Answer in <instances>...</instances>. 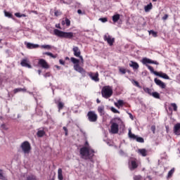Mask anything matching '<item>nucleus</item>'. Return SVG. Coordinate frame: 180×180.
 Returning a JSON list of instances; mask_svg holds the SVG:
<instances>
[{
	"label": "nucleus",
	"mask_w": 180,
	"mask_h": 180,
	"mask_svg": "<svg viewBox=\"0 0 180 180\" xmlns=\"http://www.w3.org/2000/svg\"><path fill=\"white\" fill-rule=\"evenodd\" d=\"M61 25L63 26H64V25H66V26L69 27V26H71V20H70V19H68V18H65V20H62Z\"/></svg>",
	"instance_id": "20"
},
{
	"label": "nucleus",
	"mask_w": 180,
	"mask_h": 180,
	"mask_svg": "<svg viewBox=\"0 0 180 180\" xmlns=\"http://www.w3.org/2000/svg\"><path fill=\"white\" fill-rule=\"evenodd\" d=\"M63 130L65 132V136H68V129H67V127H63Z\"/></svg>",
	"instance_id": "53"
},
{
	"label": "nucleus",
	"mask_w": 180,
	"mask_h": 180,
	"mask_svg": "<svg viewBox=\"0 0 180 180\" xmlns=\"http://www.w3.org/2000/svg\"><path fill=\"white\" fill-rule=\"evenodd\" d=\"M79 153L82 155V158H84L85 157V160H90V161L91 162L92 158H94V156L95 155V150L86 146L80 148Z\"/></svg>",
	"instance_id": "1"
},
{
	"label": "nucleus",
	"mask_w": 180,
	"mask_h": 180,
	"mask_svg": "<svg viewBox=\"0 0 180 180\" xmlns=\"http://www.w3.org/2000/svg\"><path fill=\"white\" fill-rule=\"evenodd\" d=\"M38 74H39V75H40V74H41V70H38Z\"/></svg>",
	"instance_id": "64"
},
{
	"label": "nucleus",
	"mask_w": 180,
	"mask_h": 180,
	"mask_svg": "<svg viewBox=\"0 0 180 180\" xmlns=\"http://www.w3.org/2000/svg\"><path fill=\"white\" fill-rule=\"evenodd\" d=\"M3 79L2 77H0V85L2 84Z\"/></svg>",
	"instance_id": "63"
},
{
	"label": "nucleus",
	"mask_w": 180,
	"mask_h": 180,
	"mask_svg": "<svg viewBox=\"0 0 180 180\" xmlns=\"http://www.w3.org/2000/svg\"><path fill=\"white\" fill-rule=\"evenodd\" d=\"M96 103H101V101L99 100V98H97V99H96Z\"/></svg>",
	"instance_id": "61"
},
{
	"label": "nucleus",
	"mask_w": 180,
	"mask_h": 180,
	"mask_svg": "<svg viewBox=\"0 0 180 180\" xmlns=\"http://www.w3.org/2000/svg\"><path fill=\"white\" fill-rule=\"evenodd\" d=\"M20 148L24 154H29L30 151H32V146L27 141H25L21 143Z\"/></svg>",
	"instance_id": "4"
},
{
	"label": "nucleus",
	"mask_w": 180,
	"mask_h": 180,
	"mask_svg": "<svg viewBox=\"0 0 180 180\" xmlns=\"http://www.w3.org/2000/svg\"><path fill=\"white\" fill-rule=\"evenodd\" d=\"M151 9H153V4L151 3L144 7L145 12H149Z\"/></svg>",
	"instance_id": "27"
},
{
	"label": "nucleus",
	"mask_w": 180,
	"mask_h": 180,
	"mask_svg": "<svg viewBox=\"0 0 180 180\" xmlns=\"http://www.w3.org/2000/svg\"><path fill=\"white\" fill-rule=\"evenodd\" d=\"M87 117L89 122H91L92 123H95L98 120V115L95 112V111H89L87 113Z\"/></svg>",
	"instance_id": "5"
},
{
	"label": "nucleus",
	"mask_w": 180,
	"mask_h": 180,
	"mask_svg": "<svg viewBox=\"0 0 180 180\" xmlns=\"http://www.w3.org/2000/svg\"><path fill=\"white\" fill-rule=\"evenodd\" d=\"M78 57L80 58L82 63H84V58H82V56H81V55Z\"/></svg>",
	"instance_id": "60"
},
{
	"label": "nucleus",
	"mask_w": 180,
	"mask_h": 180,
	"mask_svg": "<svg viewBox=\"0 0 180 180\" xmlns=\"http://www.w3.org/2000/svg\"><path fill=\"white\" fill-rule=\"evenodd\" d=\"M56 27H57V29H61V26H60V24H56Z\"/></svg>",
	"instance_id": "58"
},
{
	"label": "nucleus",
	"mask_w": 180,
	"mask_h": 180,
	"mask_svg": "<svg viewBox=\"0 0 180 180\" xmlns=\"http://www.w3.org/2000/svg\"><path fill=\"white\" fill-rule=\"evenodd\" d=\"M41 49H46L47 50H50V49H51V46H50V45H42V46H41Z\"/></svg>",
	"instance_id": "44"
},
{
	"label": "nucleus",
	"mask_w": 180,
	"mask_h": 180,
	"mask_svg": "<svg viewBox=\"0 0 180 180\" xmlns=\"http://www.w3.org/2000/svg\"><path fill=\"white\" fill-rule=\"evenodd\" d=\"M129 67L133 68V70H139V68H140V65H139V63L133 60L130 61Z\"/></svg>",
	"instance_id": "18"
},
{
	"label": "nucleus",
	"mask_w": 180,
	"mask_h": 180,
	"mask_svg": "<svg viewBox=\"0 0 180 180\" xmlns=\"http://www.w3.org/2000/svg\"><path fill=\"white\" fill-rule=\"evenodd\" d=\"M21 18H26V14H21Z\"/></svg>",
	"instance_id": "62"
},
{
	"label": "nucleus",
	"mask_w": 180,
	"mask_h": 180,
	"mask_svg": "<svg viewBox=\"0 0 180 180\" xmlns=\"http://www.w3.org/2000/svg\"><path fill=\"white\" fill-rule=\"evenodd\" d=\"M70 61H72V63L73 64H75V65H77V64H79V60H78V59H77V58H75L74 57H72L70 58Z\"/></svg>",
	"instance_id": "33"
},
{
	"label": "nucleus",
	"mask_w": 180,
	"mask_h": 180,
	"mask_svg": "<svg viewBox=\"0 0 180 180\" xmlns=\"http://www.w3.org/2000/svg\"><path fill=\"white\" fill-rule=\"evenodd\" d=\"M146 67L148 68V70L150 71V72H152L153 74L155 75V72H158L157 71L154 70V68H153L150 65H146Z\"/></svg>",
	"instance_id": "37"
},
{
	"label": "nucleus",
	"mask_w": 180,
	"mask_h": 180,
	"mask_svg": "<svg viewBox=\"0 0 180 180\" xmlns=\"http://www.w3.org/2000/svg\"><path fill=\"white\" fill-rule=\"evenodd\" d=\"M46 56H49V57H51V58H57V55H53L51 52H46L45 53Z\"/></svg>",
	"instance_id": "38"
},
{
	"label": "nucleus",
	"mask_w": 180,
	"mask_h": 180,
	"mask_svg": "<svg viewBox=\"0 0 180 180\" xmlns=\"http://www.w3.org/2000/svg\"><path fill=\"white\" fill-rule=\"evenodd\" d=\"M39 44H34L32 43H27V49H39Z\"/></svg>",
	"instance_id": "21"
},
{
	"label": "nucleus",
	"mask_w": 180,
	"mask_h": 180,
	"mask_svg": "<svg viewBox=\"0 0 180 180\" xmlns=\"http://www.w3.org/2000/svg\"><path fill=\"white\" fill-rule=\"evenodd\" d=\"M115 106L118 109H120V106H123L124 105V102L123 100H118L117 103H114Z\"/></svg>",
	"instance_id": "22"
},
{
	"label": "nucleus",
	"mask_w": 180,
	"mask_h": 180,
	"mask_svg": "<svg viewBox=\"0 0 180 180\" xmlns=\"http://www.w3.org/2000/svg\"><path fill=\"white\" fill-rule=\"evenodd\" d=\"M63 4H66L67 5H70L72 2V0H63Z\"/></svg>",
	"instance_id": "50"
},
{
	"label": "nucleus",
	"mask_w": 180,
	"mask_h": 180,
	"mask_svg": "<svg viewBox=\"0 0 180 180\" xmlns=\"http://www.w3.org/2000/svg\"><path fill=\"white\" fill-rule=\"evenodd\" d=\"M0 179L1 180H8V179H6V176H5V175H4V170L0 169Z\"/></svg>",
	"instance_id": "32"
},
{
	"label": "nucleus",
	"mask_w": 180,
	"mask_h": 180,
	"mask_svg": "<svg viewBox=\"0 0 180 180\" xmlns=\"http://www.w3.org/2000/svg\"><path fill=\"white\" fill-rule=\"evenodd\" d=\"M55 103L58 106V112H60V110H63V109H64V106L65 104L63 101H61V100L56 101Z\"/></svg>",
	"instance_id": "15"
},
{
	"label": "nucleus",
	"mask_w": 180,
	"mask_h": 180,
	"mask_svg": "<svg viewBox=\"0 0 180 180\" xmlns=\"http://www.w3.org/2000/svg\"><path fill=\"white\" fill-rule=\"evenodd\" d=\"M53 34L58 37H62L63 39H71L74 37V32H65L57 29L53 30Z\"/></svg>",
	"instance_id": "2"
},
{
	"label": "nucleus",
	"mask_w": 180,
	"mask_h": 180,
	"mask_svg": "<svg viewBox=\"0 0 180 180\" xmlns=\"http://www.w3.org/2000/svg\"><path fill=\"white\" fill-rule=\"evenodd\" d=\"M99 20H101V22L103 23H105V22H108V18H101L99 19Z\"/></svg>",
	"instance_id": "48"
},
{
	"label": "nucleus",
	"mask_w": 180,
	"mask_h": 180,
	"mask_svg": "<svg viewBox=\"0 0 180 180\" xmlns=\"http://www.w3.org/2000/svg\"><path fill=\"white\" fill-rule=\"evenodd\" d=\"M174 172H175V169H172L167 174L168 178H171V176H172V175H174Z\"/></svg>",
	"instance_id": "39"
},
{
	"label": "nucleus",
	"mask_w": 180,
	"mask_h": 180,
	"mask_svg": "<svg viewBox=\"0 0 180 180\" xmlns=\"http://www.w3.org/2000/svg\"><path fill=\"white\" fill-rule=\"evenodd\" d=\"M77 13H79V15L82 14V11L81 9L77 10Z\"/></svg>",
	"instance_id": "59"
},
{
	"label": "nucleus",
	"mask_w": 180,
	"mask_h": 180,
	"mask_svg": "<svg viewBox=\"0 0 180 180\" xmlns=\"http://www.w3.org/2000/svg\"><path fill=\"white\" fill-rule=\"evenodd\" d=\"M4 15L6 18H9L11 19H12L13 18V15H12V13H11L6 11H4Z\"/></svg>",
	"instance_id": "34"
},
{
	"label": "nucleus",
	"mask_w": 180,
	"mask_h": 180,
	"mask_svg": "<svg viewBox=\"0 0 180 180\" xmlns=\"http://www.w3.org/2000/svg\"><path fill=\"white\" fill-rule=\"evenodd\" d=\"M110 133H112V134H117V133H119V124L117 123H112L110 127Z\"/></svg>",
	"instance_id": "7"
},
{
	"label": "nucleus",
	"mask_w": 180,
	"mask_h": 180,
	"mask_svg": "<svg viewBox=\"0 0 180 180\" xmlns=\"http://www.w3.org/2000/svg\"><path fill=\"white\" fill-rule=\"evenodd\" d=\"M73 68L75 71H77L80 74H85V72H86V71H85L84 69L79 65V64L74 65Z\"/></svg>",
	"instance_id": "12"
},
{
	"label": "nucleus",
	"mask_w": 180,
	"mask_h": 180,
	"mask_svg": "<svg viewBox=\"0 0 180 180\" xmlns=\"http://www.w3.org/2000/svg\"><path fill=\"white\" fill-rule=\"evenodd\" d=\"M143 91L146 94H148V95H150V96L153 95V90H151V89L148 87L143 88Z\"/></svg>",
	"instance_id": "31"
},
{
	"label": "nucleus",
	"mask_w": 180,
	"mask_h": 180,
	"mask_svg": "<svg viewBox=\"0 0 180 180\" xmlns=\"http://www.w3.org/2000/svg\"><path fill=\"white\" fill-rule=\"evenodd\" d=\"M154 81H155V83L156 84V85H158L162 89H165V86H166L165 83H164L162 81H161L160 79H157V78H155Z\"/></svg>",
	"instance_id": "13"
},
{
	"label": "nucleus",
	"mask_w": 180,
	"mask_h": 180,
	"mask_svg": "<svg viewBox=\"0 0 180 180\" xmlns=\"http://www.w3.org/2000/svg\"><path fill=\"white\" fill-rule=\"evenodd\" d=\"M27 180H36V176L33 175L28 176Z\"/></svg>",
	"instance_id": "45"
},
{
	"label": "nucleus",
	"mask_w": 180,
	"mask_h": 180,
	"mask_svg": "<svg viewBox=\"0 0 180 180\" xmlns=\"http://www.w3.org/2000/svg\"><path fill=\"white\" fill-rule=\"evenodd\" d=\"M15 16H16V18H22V14L20 13H15Z\"/></svg>",
	"instance_id": "55"
},
{
	"label": "nucleus",
	"mask_w": 180,
	"mask_h": 180,
	"mask_svg": "<svg viewBox=\"0 0 180 180\" xmlns=\"http://www.w3.org/2000/svg\"><path fill=\"white\" fill-rule=\"evenodd\" d=\"M46 135V131H44V128L41 130H38L37 132V137H44Z\"/></svg>",
	"instance_id": "23"
},
{
	"label": "nucleus",
	"mask_w": 180,
	"mask_h": 180,
	"mask_svg": "<svg viewBox=\"0 0 180 180\" xmlns=\"http://www.w3.org/2000/svg\"><path fill=\"white\" fill-rule=\"evenodd\" d=\"M128 136L129 139H132V140H136L137 139V136L131 133V129H129Z\"/></svg>",
	"instance_id": "26"
},
{
	"label": "nucleus",
	"mask_w": 180,
	"mask_h": 180,
	"mask_svg": "<svg viewBox=\"0 0 180 180\" xmlns=\"http://www.w3.org/2000/svg\"><path fill=\"white\" fill-rule=\"evenodd\" d=\"M58 179L59 180L64 179V177L63 176V169L61 168H59L58 169Z\"/></svg>",
	"instance_id": "24"
},
{
	"label": "nucleus",
	"mask_w": 180,
	"mask_h": 180,
	"mask_svg": "<svg viewBox=\"0 0 180 180\" xmlns=\"http://www.w3.org/2000/svg\"><path fill=\"white\" fill-rule=\"evenodd\" d=\"M119 71L121 74H126V69L124 68H120Z\"/></svg>",
	"instance_id": "46"
},
{
	"label": "nucleus",
	"mask_w": 180,
	"mask_h": 180,
	"mask_svg": "<svg viewBox=\"0 0 180 180\" xmlns=\"http://www.w3.org/2000/svg\"><path fill=\"white\" fill-rule=\"evenodd\" d=\"M59 63H60V64H61L62 65H64L65 64V62L64 61V60H59Z\"/></svg>",
	"instance_id": "57"
},
{
	"label": "nucleus",
	"mask_w": 180,
	"mask_h": 180,
	"mask_svg": "<svg viewBox=\"0 0 180 180\" xmlns=\"http://www.w3.org/2000/svg\"><path fill=\"white\" fill-rule=\"evenodd\" d=\"M101 95L105 99L110 98L113 95V88L110 86H104L101 89Z\"/></svg>",
	"instance_id": "3"
},
{
	"label": "nucleus",
	"mask_w": 180,
	"mask_h": 180,
	"mask_svg": "<svg viewBox=\"0 0 180 180\" xmlns=\"http://www.w3.org/2000/svg\"><path fill=\"white\" fill-rule=\"evenodd\" d=\"M20 65L22 67H26L27 68H32V65L29 64V60L27 58L22 59L21 60Z\"/></svg>",
	"instance_id": "14"
},
{
	"label": "nucleus",
	"mask_w": 180,
	"mask_h": 180,
	"mask_svg": "<svg viewBox=\"0 0 180 180\" xmlns=\"http://www.w3.org/2000/svg\"><path fill=\"white\" fill-rule=\"evenodd\" d=\"M141 179H143V177L140 175L134 176V180H141Z\"/></svg>",
	"instance_id": "47"
},
{
	"label": "nucleus",
	"mask_w": 180,
	"mask_h": 180,
	"mask_svg": "<svg viewBox=\"0 0 180 180\" xmlns=\"http://www.w3.org/2000/svg\"><path fill=\"white\" fill-rule=\"evenodd\" d=\"M173 131L176 136H180V123H177L174 125Z\"/></svg>",
	"instance_id": "16"
},
{
	"label": "nucleus",
	"mask_w": 180,
	"mask_h": 180,
	"mask_svg": "<svg viewBox=\"0 0 180 180\" xmlns=\"http://www.w3.org/2000/svg\"><path fill=\"white\" fill-rule=\"evenodd\" d=\"M155 75H157V77H160V78H164L165 79H169V77L165 73L158 72H155Z\"/></svg>",
	"instance_id": "19"
},
{
	"label": "nucleus",
	"mask_w": 180,
	"mask_h": 180,
	"mask_svg": "<svg viewBox=\"0 0 180 180\" xmlns=\"http://www.w3.org/2000/svg\"><path fill=\"white\" fill-rule=\"evenodd\" d=\"M120 19V14H116L112 16V21L116 23Z\"/></svg>",
	"instance_id": "28"
},
{
	"label": "nucleus",
	"mask_w": 180,
	"mask_h": 180,
	"mask_svg": "<svg viewBox=\"0 0 180 180\" xmlns=\"http://www.w3.org/2000/svg\"><path fill=\"white\" fill-rule=\"evenodd\" d=\"M134 84L135 86H137V88H141L140 84L139 83V82L134 80Z\"/></svg>",
	"instance_id": "52"
},
{
	"label": "nucleus",
	"mask_w": 180,
	"mask_h": 180,
	"mask_svg": "<svg viewBox=\"0 0 180 180\" xmlns=\"http://www.w3.org/2000/svg\"><path fill=\"white\" fill-rule=\"evenodd\" d=\"M54 15H55V16H60V15H62V13H61V11H56L54 12Z\"/></svg>",
	"instance_id": "49"
},
{
	"label": "nucleus",
	"mask_w": 180,
	"mask_h": 180,
	"mask_svg": "<svg viewBox=\"0 0 180 180\" xmlns=\"http://www.w3.org/2000/svg\"><path fill=\"white\" fill-rule=\"evenodd\" d=\"M150 130H151V131H153V134H155V125H152Z\"/></svg>",
	"instance_id": "51"
},
{
	"label": "nucleus",
	"mask_w": 180,
	"mask_h": 180,
	"mask_svg": "<svg viewBox=\"0 0 180 180\" xmlns=\"http://www.w3.org/2000/svg\"><path fill=\"white\" fill-rule=\"evenodd\" d=\"M138 151L142 157H147V150L142 148L139 149Z\"/></svg>",
	"instance_id": "25"
},
{
	"label": "nucleus",
	"mask_w": 180,
	"mask_h": 180,
	"mask_svg": "<svg viewBox=\"0 0 180 180\" xmlns=\"http://www.w3.org/2000/svg\"><path fill=\"white\" fill-rule=\"evenodd\" d=\"M72 51L75 57H79L81 56V51L78 46H73Z\"/></svg>",
	"instance_id": "17"
},
{
	"label": "nucleus",
	"mask_w": 180,
	"mask_h": 180,
	"mask_svg": "<svg viewBox=\"0 0 180 180\" xmlns=\"http://www.w3.org/2000/svg\"><path fill=\"white\" fill-rule=\"evenodd\" d=\"M1 128L3 129V130H9V127H8V125H6V124H2L1 125Z\"/></svg>",
	"instance_id": "42"
},
{
	"label": "nucleus",
	"mask_w": 180,
	"mask_h": 180,
	"mask_svg": "<svg viewBox=\"0 0 180 180\" xmlns=\"http://www.w3.org/2000/svg\"><path fill=\"white\" fill-rule=\"evenodd\" d=\"M51 75V74L50 72H46L45 75H44V77L45 78H47L49 77H50Z\"/></svg>",
	"instance_id": "56"
},
{
	"label": "nucleus",
	"mask_w": 180,
	"mask_h": 180,
	"mask_svg": "<svg viewBox=\"0 0 180 180\" xmlns=\"http://www.w3.org/2000/svg\"><path fill=\"white\" fill-rule=\"evenodd\" d=\"M168 17H169L168 14H165V15L162 18V20H167V19H168Z\"/></svg>",
	"instance_id": "54"
},
{
	"label": "nucleus",
	"mask_w": 180,
	"mask_h": 180,
	"mask_svg": "<svg viewBox=\"0 0 180 180\" xmlns=\"http://www.w3.org/2000/svg\"><path fill=\"white\" fill-rule=\"evenodd\" d=\"M89 77L92 79L93 81H95V82H99V73L97 72H89L88 73Z\"/></svg>",
	"instance_id": "8"
},
{
	"label": "nucleus",
	"mask_w": 180,
	"mask_h": 180,
	"mask_svg": "<svg viewBox=\"0 0 180 180\" xmlns=\"http://www.w3.org/2000/svg\"><path fill=\"white\" fill-rule=\"evenodd\" d=\"M138 143H144V139L141 137L136 136V139H135Z\"/></svg>",
	"instance_id": "41"
},
{
	"label": "nucleus",
	"mask_w": 180,
	"mask_h": 180,
	"mask_svg": "<svg viewBox=\"0 0 180 180\" xmlns=\"http://www.w3.org/2000/svg\"><path fill=\"white\" fill-rule=\"evenodd\" d=\"M129 168L130 171H134L139 168V162H137V159L131 158L129 162Z\"/></svg>",
	"instance_id": "6"
},
{
	"label": "nucleus",
	"mask_w": 180,
	"mask_h": 180,
	"mask_svg": "<svg viewBox=\"0 0 180 180\" xmlns=\"http://www.w3.org/2000/svg\"><path fill=\"white\" fill-rule=\"evenodd\" d=\"M110 110L111 112H112V113H120V112L116 110V108H115L114 107H111Z\"/></svg>",
	"instance_id": "43"
},
{
	"label": "nucleus",
	"mask_w": 180,
	"mask_h": 180,
	"mask_svg": "<svg viewBox=\"0 0 180 180\" xmlns=\"http://www.w3.org/2000/svg\"><path fill=\"white\" fill-rule=\"evenodd\" d=\"M98 112L101 113V115H105V106H99L98 108Z\"/></svg>",
	"instance_id": "29"
},
{
	"label": "nucleus",
	"mask_w": 180,
	"mask_h": 180,
	"mask_svg": "<svg viewBox=\"0 0 180 180\" xmlns=\"http://www.w3.org/2000/svg\"><path fill=\"white\" fill-rule=\"evenodd\" d=\"M104 41H107L108 44H109V46H113V44L115 43V38H112V37H110V35H104Z\"/></svg>",
	"instance_id": "11"
},
{
	"label": "nucleus",
	"mask_w": 180,
	"mask_h": 180,
	"mask_svg": "<svg viewBox=\"0 0 180 180\" xmlns=\"http://www.w3.org/2000/svg\"><path fill=\"white\" fill-rule=\"evenodd\" d=\"M142 64L147 65L148 64H155V65H158V62L157 60H153L150 58H143L142 59Z\"/></svg>",
	"instance_id": "9"
},
{
	"label": "nucleus",
	"mask_w": 180,
	"mask_h": 180,
	"mask_svg": "<svg viewBox=\"0 0 180 180\" xmlns=\"http://www.w3.org/2000/svg\"><path fill=\"white\" fill-rule=\"evenodd\" d=\"M38 65H40L41 68H44L45 70H48V68H50V65L44 59H39L38 62Z\"/></svg>",
	"instance_id": "10"
},
{
	"label": "nucleus",
	"mask_w": 180,
	"mask_h": 180,
	"mask_svg": "<svg viewBox=\"0 0 180 180\" xmlns=\"http://www.w3.org/2000/svg\"><path fill=\"white\" fill-rule=\"evenodd\" d=\"M14 94H18V92H26V89H22V88H18V89H15L13 90Z\"/></svg>",
	"instance_id": "30"
},
{
	"label": "nucleus",
	"mask_w": 180,
	"mask_h": 180,
	"mask_svg": "<svg viewBox=\"0 0 180 180\" xmlns=\"http://www.w3.org/2000/svg\"><path fill=\"white\" fill-rule=\"evenodd\" d=\"M170 105H171L172 108H173V110L174 112H177V110H178V105H176V103H172Z\"/></svg>",
	"instance_id": "36"
},
{
	"label": "nucleus",
	"mask_w": 180,
	"mask_h": 180,
	"mask_svg": "<svg viewBox=\"0 0 180 180\" xmlns=\"http://www.w3.org/2000/svg\"><path fill=\"white\" fill-rule=\"evenodd\" d=\"M149 34H152V36L153 37H157L158 36L157 32H155L154 30H150L149 31Z\"/></svg>",
	"instance_id": "40"
},
{
	"label": "nucleus",
	"mask_w": 180,
	"mask_h": 180,
	"mask_svg": "<svg viewBox=\"0 0 180 180\" xmlns=\"http://www.w3.org/2000/svg\"><path fill=\"white\" fill-rule=\"evenodd\" d=\"M151 96L156 99H160V94L157 91L153 92Z\"/></svg>",
	"instance_id": "35"
}]
</instances>
